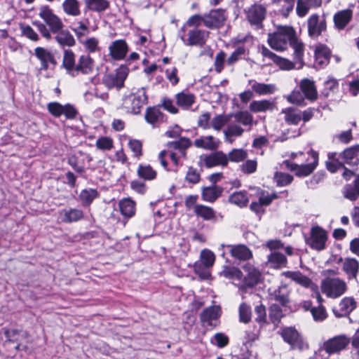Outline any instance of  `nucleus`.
Masks as SVG:
<instances>
[{
  "mask_svg": "<svg viewBox=\"0 0 359 359\" xmlns=\"http://www.w3.org/2000/svg\"><path fill=\"white\" fill-rule=\"evenodd\" d=\"M268 43L276 50H285L290 43L294 50V62L299 65L298 69L303 66L304 45L297 39L291 27H280L276 32L269 34Z\"/></svg>",
  "mask_w": 359,
  "mask_h": 359,
  "instance_id": "1",
  "label": "nucleus"
},
{
  "mask_svg": "<svg viewBox=\"0 0 359 359\" xmlns=\"http://www.w3.org/2000/svg\"><path fill=\"white\" fill-rule=\"evenodd\" d=\"M39 16L50 28L52 33L55 34V40L61 47H72L76 44L73 35L69 30L63 29L62 20L48 6H41L39 11Z\"/></svg>",
  "mask_w": 359,
  "mask_h": 359,
  "instance_id": "2",
  "label": "nucleus"
},
{
  "mask_svg": "<svg viewBox=\"0 0 359 359\" xmlns=\"http://www.w3.org/2000/svg\"><path fill=\"white\" fill-rule=\"evenodd\" d=\"M191 146V142L188 138H181L177 141L169 142L167 144L168 151H161L158 155L161 165L168 170V163L165 156L169 153L170 158L175 165H178L180 158L186 157V151Z\"/></svg>",
  "mask_w": 359,
  "mask_h": 359,
  "instance_id": "3",
  "label": "nucleus"
},
{
  "mask_svg": "<svg viewBox=\"0 0 359 359\" xmlns=\"http://www.w3.org/2000/svg\"><path fill=\"white\" fill-rule=\"evenodd\" d=\"M147 101V96L144 88L133 89L130 93L123 95L120 108L128 114H138Z\"/></svg>",
  "mask_w": 359,
  "mask_h": 359,
  "instance_id": "4",
  "label": "nucleus"
},
{
  "mask_svg": "<svg viewBox=\"0 0 359 359\" xmlns=\"http://www.w3.org/2000/svg\"><path fill=\"white\" fill-rule=\"evenodd\" d=\"M307 156L306 163L301 165L292 163H287V167L291 171H293L298 177H306L311 174L316 168L318 163V152L311 150L306 154ZM298 156H305L303 152L292 153L291 157L294 158Z\"/></svg>",
  "mask_w": 359,
  "mask_h": 359,
  "instance_id": "5",
  "label": "nucleus"
},
{
  "mask_svg": "<svg viewBox=\"0 0 359 359\" xmlns=\"http://www.w3.org/2000/svg\"><path fill=\"white\" fill-rule=\"evenodd\" d=\"M321 292L330 299H337L344 294L348 286L346 281L339 277H326L320 281Z\"/></svg>",
  "mask_w": 359,
  "mask_h": 359,
  "instance_id": "6",
  "label": "nucleus"
},
{
  "mask_svg": "<svg viewBox=\"0 0 359 359\" xmlns=\"http://www.w3.org/2000/svg\"><path fill=\"white\" fill-rule=\"evenodd\" d=\"M128 75V67L121 65L114 72L106 74L102 78V83L108 89L116 88L119 90L123 87Z\"/></svg>",
  "mask_w": 359,
  "mask_h": 359,
  "instance_id": "7",
  "label": "nucleus"
},
{
  "mask_svg": "<svg viewBox=\"0 0 359 359\" xmlns=\"http://www.w3.org/2000/svg\"><path fill=\"white\" fill-rule=\"evenodd\" d=\"M246 19L249 23L257 28L262 27V23L266 16V9L260 4H253L245 10Z\"/></svg>",
  "mask_w": 359,
  "mask_h": 359,
  "instance_id": "8",
  "label": "nucleus"
},
{
  "mask_svg": "<svg viewBox=\"0 0 359 359\" xmlns=\"http://www.w3.org/2000/svg\"><path fill=\"white\" fill-rule=\"evenodd\" d=\"M221 314L222 309L219 306L214 305L205 309L200 315L202 325L210 328L216 327Z\"/></svg>",
  "mask_w": 359,
  "mask_h": 359,
  "instance_id": "9",
  "label": "nucleus"
},
{
  "mask_svg": "<svg viewBox=\"0 0 359 359\" xmlns=\"http://www.w3.org/2000/svg\"><path fill=\"white\" fill-rule=\"evenodd\" d=\"M209 34L208 31L194 27L188 30L187 39L184 38L185 36H182L181 38L187 46H203L206 43Z\"/></svg>",
  "mask_w": 359,
  "mask_h": 359,
  "instance_id": "10",
  "label": "nucleus"
},
{
  "mask_svg": "<svg viewBox=\"0 0 359 359\" xmlns=\"http://www.w3.org/2000/svg\"><path fill=\"white\" fill-rule=\"evenodd\" d=\"M48 111L54 116L59 117L65 115L67 119H74L77 115V111L70 104L62 105L57 102H50L47 105Z\"/></svg>",
  "mask_w": 359,
  "mask_h": 359,
  "instance_id": "11",
  "label": "nucleus"
},
{
  "mask_svg": "<svg viewBox=\"0 0 359 359\" xmlns=\"http://www.w3.org/2000/svg\"><path fill=\"white\" fill-rule=\"evenodd\" d=\"M204 15V25L208 28H218L223 26L227 18L223 9L212 10Z\"/></svg>",
  "mask_w": 359,
  "mask_h": 359,
  "instance_id": "12",
  "label": "nucleus"
},
{
  "mask_svg": "<svg viewBox=\"0 0 359 359\" xmlns=\"http://www.w3.org/2000/svg\"><path fill=\"white\" fill-rule=\"evenodd\" d=\"M338 263H341V270L348 280H356L359 273V262L353 257H340Z\"/></svg>",
  "mask_w": 359,
  "mask_h": 359,
  "instance_id": "13",
  "label": "nucleus"
},
{
  "mask_svg": "<svg viewBox=\"0 0 359 359\" xmlns=\"http://www.w3.org/2000/svg\"><path fill=\"white\" fill-rule=\"evenodd\" d=\"M327 239L326 231L321 227L314 226L311 229L309 245L313 249L322 250L325 248Z\"/></svg>",
  "mask_w": 359,
  "mask_h": 359,
  "instance_id": "14",
  "label": "nucleus"
},
{
  "mask_svg": "<svg viewBox=\"0 0 359 359\" xmlns=\"http://www.w3.org/2000/svg\"><path fill=\"white\" fill-rule=\"evenodd\" d=\"M109 55L114 60H123L128 52V46L124 39H118L111 42L108 47Z\"/></svg>",
  "mask_w": 359,
  "mask_h": 359,
  "instance_id": "15",
  "label": "nucleus"
},
{
  "mask_svg": "<svg viewBox=\"0 0 359 359\" xmlns=\"http://www.w3.org/2000/svg\"><path fill=\"white\" fill-rule=\"evenodd\" d=\"M268 294L271 299L279 302L282 306H286L289 302L290 290L285 284L269 287Z\"/></svg>",
  "mask_w": 359,
  "mask_h": 359,
  "instance_id": "16",
  "label": "nucleus"
},
{
  "mask_svg": "<svg viewBox=\"0 0 359 359\" xmlns=\"http://www.w3.org/2000/svg\"><path fill=\"white\" fill-rule=\"evenodd\" d=\"M357 306V302L354 298L346 297L343 298L337 307L333 309V312L337 317H343L349 315Z\"/></svg>",
  "mask_w": 359,
  "mask_h": 359,
  "instance_id": "17",
  "label": "nucleus"
},
{
  "mask_svg": "<svg viewBox=\"0 0 359 359\" xmlns=\"http://www.w3.org/2000/svg\"><path fill=\"white\" fill-rule=\"evenodd\" d=\"M94 66V60L89 55H81L79 58L73 76H76L79 74H90L93 72Z\"/></svg>",
  "mask_w": 359,
  "mask_h": 359,
  "instance_id": "18",
  "label": "nucleus"
},
{
  "mask_svg": "<svg viewBox=\"0 0 359 359\" xmlns=\"http://www.w3.org/2000/svg\"><path fill=\"white\" fill-rule=\"evenodd\" d=\"M326 29V23L319 15L313 14L308 20V31L310 36L316 38Z\"/></svg>",
  "mask_w": 359,
  "mask_h": 359,
  "instance_id": "19",
  "label": "nucleus"
},
{
  "mask_svg": "<svg viewBox=\"0 0 359 359\" xmlns=\"http://www.w3.org/2000/svg\"><path fill=\"white\" fill-rule=\"evenodd\" d=\"M243 269L246 273L243 279L245 285L252 287L261 281L262 273L258 269L250 264H245Z\"/></svg>",
  "mask_w": 359,
  "mask_h": 359,
  "instance_id": "20",
  "label": "nucleus"
},
{
  "mask_svg": "<svg viewBox=\"0 0 359 359\" xmlns=\"http://www.w3.org/2000/svg\"><path fill=\"white\" fill-rule=\"evenodd\" d=\"M83 217V211L76 208L63 209L58 212V219L64 223L76 222L82 219Z\"/></svg>",
  "mask_w": 359,
  "mask_h": 359,
  "instance_id": "21",
  "label": "nucleus"
},
{
  "mask_svg": "<svg viewBox=\"0 0 359 359\" xmlns=\"http://www.w3.org/2000/svg\"><path fill=\"white\" fill-rule=\"evenodd\" d=\"M349 344L348 338H330L323 344V348L329 354L344 349Z\"/></svg>",
  "mask_w": 359,
  "mask_h": 359,
  "instance_id": "22",
  "label": "nucleus"
},
{
  "mask_svg": "<svg viewBox=\"0 0 359 359\" xmlns=\"http://www.w3.org/2000/svg\"><path fill=\"white\" fill-rule=\"evenodd\" d=\"M299 85L301 91L307 100L314 101L318 98V92L313 80L303 79Z\"/></svg>",
  "mask_w": 359,
  "mask_h": 359,
  "instance_id": "23",
  "label": "nucleus"
},
{
  "mask_svg": "<svg viewBox=\"0 0 359 359\" xmlns=\"http://www.w3.org/2000/svg\"><path fill=\"white\" fill-rule=\"evenodd\" d=\"M229 158L226 154L219 151H216L204 158V163L206 167L212 168L215 166H226L228 163Z\"/></svg>",
  "mask_w": 359,
  "mask_h": 359,
  "instance_id": "24",
  "label": "nucleus"
},
{
  "mask_svg": "<svg viewBox=\"0 0 359 359\" xmlns=\"http://www.w3.org/2000/svg\"><path fill=\"white\" fill-rule=\"evenodd\" d=\"M281 275L292 279L293 281L304 287H316V285L314 284L309 277L302 274L300 271H284Z\"/></svg>",
  "mask_w": 359,
  "mask_h": 359,
  "instance_id": "25",
  "label": "nucleus"
},
{
  "mask_svg": "<svg viewBox=\"0 0 359 359\" xmlns=\"http://www.w3.org/2000/svg\"><path fill=\"white\" fill-rule=\"evenodd\" d=\"M34 55L41 62V69L46 70L49 67V63H55V58L52 53L44 48L36 47L34 49Z\"/></svg>",
  "mask_w": 359,
  "mask_h": 359,
  "instance_id": "26",
  "label": "nucleus"
},
{
  "mask_svg": "<svg viewBox=\"0 0 359 359\" xmlns=\"http://www.w3.org/2000/svg\"><path fill=\"white\" fill-rule=\"evenodd\" d=\"M252 92L259 95H267L274 93L277 90L275 84L259 83L255 80H250Z\"/></svg>",
  "mask_w": 359,
  "mask_h": 359,
  "instance_id": "27",
  "label": "nucleus"
},
{
  "mask_svg": "<svg viewBox=\"0 0 359 359\" xmlns=\"http://www.w3.org/2000/svg\"><path fill=\"white\" fill-rule=\"evenodd\" d=\"M230 249L232 257L239 260H248L252 257L251 250L244 245H226Z\"/></svg>",
  "mask_w": 359,
  "mask_h": 359,
  "instance_id": "28",
  "label": "nucleus"
},
{
  "mask_svg": "<svg viewBox=\"0 0 359 359\" xmlns=\"http://www.w3.org/2000/svg\"><path fill=\"white\" fill-rule=\"evenodd\" d=\"M274 105L273 102L268 100H255L250 104L249 109L254 113L265 112L273 111Z\"/></svg>",
  "mask_w": 359,
  "mask_h": 359,
  "instance_id": "29",
  "label": "nucleus"
},
{
  "mask_svg": "<svg viewBox=\"0 0 359 359\" xmlns=\"http://www.w3.org/2000/svg\"><path fill=\"white\" fill-rule=\"evenodd\" d=\"M62 66L67 72L74 76L76 65L75 64V54L72 50H65L62 59Z\"/></svg>",
  "mask_w": 359,
  "mask_h": 359,
  "instance_id": "30",
  "label": "nucleus"
},
{
  "mask_svg": "<svg viewBox=\"0 0 359 359\" xmlns=\"http://www.w3.org/2000/svg\"><path fill=\"white\" fill-rule=\"evenodd\" d=\"M223 189L217 186L208 187L203 189L202 198L205 201L212 203L222 194Z\"/></svg>",
  "mask_w": 359,
  "mask_h": 359,
  "instance_id": "31",
  "label": "nucleus"
},
{
  "mask_svg": "<svg viewBox=\"0 0 359 359\" xmlns=\"http://www.w3.org/2000/svg\"><path fill=\"white\" fill-rule=\"evenodd\" d=\"M281 113L285 114V121L290 125H297L302 120L301 111L295 108L283 109Z\"/></svg>",
  "mask_w": 359,
  "mask_h": 359,
  "instance_id": "32",
  "label": "nucleus"
},
{
  "mask_svg": "<svg viewBox=\"0 0 359 359\" xmlns=\"http://www.w3.org/2000/svg\"><path fill=\"white\" fill-rule=\"evenodd\" d=\"M268 264L271 267L280 269L286 266L287 259L285 256L278 252H272L268 256Z\"/></svg>",
  "mask_w": 359,
  "mask_h": 359,
  "instance_id": "33",
  "label": "nucleus"
},
{
  "mask_svg": "<svg viewBox=\"0 0 359 359\" xmlns=\"http://www.w3.org/2000/svg\"><path fill=\"white\" fill-rule=\"evenodd\" d=\"M62 9L67 15L77 17L81 14L80 3L78 0H65Z\"/></svg>",
  "mask_w": 359,
  "mask_h": 359,
  "instance_id": "34",
  "label": "nucleus"
},
{
  "mask_svg": "<svg viewBox=\"0 0 359 359\" xmlns=\"http://www.w3.org/2000/svg\"><path fill=\"white\" fill-rule=\"evenodd\" d=\"M219 142L216 141L215 138L210 135L197 138L194 141V145L198 148L205 149H215L218 147Z\"/></svg>",
  "mask_w": 359,
  "mask_h": 359,
  "instance_id": "35",
  "label": "nucleus"
},
{
  "mask_svg": "<svg viewBox=\"0 0 359 359\" xmlns=\"http://www.w3.org/2000/svg\"><path fill=\"white\" fill-rule=\"evenodd\" d=\"M330 56V51L329 48L325 45H318L315 49V58L316 62L320 65L328 63Z\"/></svg>",
  "mask_w": 359,
  "mask_h": 359,
  "instance_id": "36",
  "label": "nucleus"
},
{
  "mask_svg": "<svg viewBox=\"0 0 359 359\" xmlns=\"http://www.w3.org/2000/svg\"><path fill=\"white\" fill-rule=\"evenodd\" d=\"M176 101L178 106L188 109L195 102V96L192 93L183 91L176 95Z\"/></svg>",
  "mask_w": 359,
  "mask_h": 359,
  "instance_id": "37",
  "label": "nucleus"
},
{
  "mask_svg": "<svg viewBox=\"0 0 359 359\" xmlns=\"http://www.w3.org/2000/svg\"><path fill=\"white\" fill-rule=\"evenodd\" d=\"M121 214L126 217H131L135 212V202L130 198H123L119 202Z\"/></svg>",
  "mask_w": 359,
  "mask_h": 359,
  "instance_id": "38",
  "label": "nucleus"
},
{
  "mask_svg": "<svg viewBox=\"0 0 359 359\" xmlns=\"http://www.w3.org/2000/svg\"><path fill=\"white\" fill-rule=\"evenodd\" d=\"M229 201L239 208H244L247 206L249 198L246 191H240L231 194L229 196Z\"/></svg>",
  "mask_w": 359,
  "mask_h": 359,
  "instance_id": "39",
  "label": "nucleus"
},
{
  "mask_svg": "<svg viewBox=\"0 0 359 359\" xmlns=\"http://www.w3.org/2000/svg\"><path fill=\"white\" fill-rule=\"evenodd\" d=\"M137 176L144 180L151 181L156 179L157 172L150 165H139L137 170Z\"/></svg>",
  "mask_w": 359,
  "mask_h": 359,
  "instance_id": "40",
  "label": "nucleus"
},
{
  "mask_svg": "<svg viewBox=\"0 0 359 359\" xmlns=\"http://www.w3.org/2000/svg\"><path fill=\"white\" fill-rule=\"evenodd\" d=\"M71 29L75 34L78 41L85 38L90 33L88 23L83 21L74 22Z\"/></svg>",
  "mask_w": 359,
  "mask_h": 359,
  "instance_id": "41",
  "label": "nucleus"
},
{
  "mask_svg": "<svg viewBox=\"0 0 359 359\" xmlns=\"http://www.w3.org/2000/svg\"><path fill=\"white\" fill-rule=\"evenodd\" d=\"M145 118L151 124H156L164 121V116L158 107L149 108L147 110Z\"/></svg>",
  "mask_w": 359,
  "mask_h": 359,
  "instance_id": "42",
  "label": "nucleus"
},
{
  "mask_svg": "<svg viewBox=\"0 0 359 359\" xmlns=\"http://www.w3.org/2000/svg\"><path fill=\"white\" fill-rule=\"evenodd\" d=\"M352 12L350 10H344L335 14L334 21L339 29L344 28L351 19Z\"/></svg>",
  "mask_w": 359,
  "mask_h": 359,
  "instance_id": "43",
  "label": "nucleus"
},
{
  "mask_svg": "<svg viewBox=\"0 0 359 359\" xmlns=\"http://www.w3.org/2000/svg\"><path fill=\"white\" fill-rule=\"evenodd\" d=\"M358 149L351 147L346 149L341 154L344 163L351 165H357L359 163L358 158Z\"/></svg>",
  "mask_w": 359,
  "mask_h": 359,
  "instance_id": "44",
  "label": "nucleus"
},
{
  "mask_svg": "<svg viewBox=\"0 0 359 359\" xmlns=\"http://www.w3.org/2000/svg\"><path fill=\"white\" fill-rule=\"evenodd\" d=\"M233 117L238 123L248 127V130L251 129L254 123L253 116L247 111H238L233 115Z\"/></svg>",
  "mask_w": 359,
  "mask_h": 359,
  "instance_id": "45",
  "label": "nucleus"
},
{
  "mask_svg": "<svg viewBox=\"0 0 359 359\" xmlns=\"http://www.w3.org/2000/svg\"><path fill=\"white\" fill-rule=\"evenodd\" d=\"M89 53L100 51L99 39L95 37L83 38L79 41Z\"/></svg>",
  "mask_w": 359,
  "mask_h": 359,
  "instance_id": "46",
  "label": "nucleus"
},
{
  "mask_svg": "<svg viewBox=\"0 0 359 359\" xmlns=\"http://www.w3.org/2000/svg\"><path fill=\"white\" fill-rule=\"evenodd\" d=\"M194 212L198 217H201L205 220H210L215 216V212L212 208L203 205H195Z\"/></svg>",
  "mask_w": 359,
  "mask_h": 359,
  "instance_id": "47",
  "label": "nucleus"
},
{
  "mask_svg": "<svg viewBox=\"0 0 359 359\" xmlns=\"http://www.w3.org/2000/svg\"><path fill=\"white\" fill-rule=\"evenodd\" d=\"M220 275L226 278L241 280L243 278V273L241 271L234 266H224L220 272Z\"/></svg>",
  "mask_w": 359,
  "mask_h": 359,
  "instance_id": "48",
  "label": "nucleus"
},
{
  "mask_svg": "<svg viewBox=\"0 0 359 359\" xmlns=\"http://www.w3.org/2000/svg\"><path fill=\"white\" fill-rule=\"evenodd\" d=\"M215 262V255L210 250L204 249L201 252L200 259L197 262L205 265L206 267L212 268Z\"/></svg>",
  "mask_w": 359,
  "mask_h": 359,
  "instance_id": "49",
  "label": "nucleus"
},
{
  "mask_svg": "<svg viewBox=\"0 0 359 359\" xmlns=\"http://www.w3.org/2000/svg\"><path fill=\"white\" fill-rule=\"evenodd\" d=\"M269 319L276 327L283 316L281 308L277 304H272L269 308Z\"/></svg>",
  "mask_w": 359,
  "mask_h": 359,
  "instance_id": "50",
  "label": "nucleus"
},
{
  "mask_svg": "<svg viewBox=\"0 0 359 359\" xmlns=\"http://www.w3.org/2000/svg\"><path fill=\"white\" fill-rule=\"evenodd\" d=\"M337 153L332 152L328 154V161L326 162L327 169L334 173L342 166V163L337 158Z\"/></svg>",
  "mask_w": 359,
  "mask_h": 359,
  "instance_id": "51",
  "label": "nucleus"
},
{
  "mask_svg": "<svg viewBox=\"0 0 359 359\" xmlns=\"http://www.w3.org/2000/svg\"><path fill=\"white\" fill-rule=\"evenodd\" d=\"M87 8L95 11H103L109 6L107 0H84Z\"/></svg>",
  "mask_w": 359,
  "mask_h": 359,
  "instance_id": "52",
  "label": "nucleus"
},
{
  "mask_svg": "<svg viewBox=\"0 0 359 359\" xmlns=\"http://www.w3.org/2000/svg\"><path fill=\"white\" fill-rule=\"evenodd\" d=\"M97 196V191L93 189H83L79 195L80 199L83 205H89Z\"/></svg>",
  "mask_w": 359,
  "mask_h": 359,
  "instance_id": "53",
  "label": "nucleus"
},
{
  "mask_svg": "<svg viewBox=\"0 0 359 359\" xmlns=\"http://www.w3.org/2000/svg\"><path fill=\"white\" fill-rule=\"evenodd\" d=\"M229 121V116L225 114L217 115L211 120L210 128H212L217 131H219Z\"/></svg>",
  "mask_w": 359,
  "mask_h": 359,
  "instance_id": "54",
  "label": "nucleus"
},
{
  "mask_svg": "<svg viewBox=\"0 0 359 359\" xmlns=\"http://www.w3.org/2000/svg\"><path fill=\"white\" fill-rule=\"evenodd\" d=\"M304 98L306 97H304V95L302 93V92L297 90H292L290 94L286 96V100L288 102L299 106L304 104Z\"/></svg>",
  "mask_w": 359,
  "mask_h": 359,
  "instance_id": "55",
  "label": "nucleus"
},
{
  "mask_svg": "<svg viewBox=\"0 0 359 359\" xmlns=\"http://www.w3.org/2000/svg\"><path fill=\"white\" fill-rule=\"evenodd\" d=\"M96 147L102 151H110L114 147V141L109 137H100L95 142Z\"/></svg>",
  "mask_w": 359,
  "mask_h": 359,
  "instance_id": "56",
  "label": "nucleus"
},
{
  "mask_svg": "<svg viewBox=\"0 0 359 359\" xmlns=\"http://www.w3.org/2000/svg\"><path fill=\"white\" fill-rule=\"evenodd\" d=\"M274 180L279 187L287 186L293 180V177L288 173L276 172L274 175Z\"/></svg>",
  "mask_w": 359,
  "mask_h": 359,
  "instance_id": "57",
  "label": "nucleus"
},
{
  "mask_svg": "<svg viewBox=\"0 0 359 359\" xmlns=\"http://www.w3.org/2000/svg\"><path fill=\"white\" fill-rule=\"evenodd\" d=\"M210 269L209 267L205 266V265L201 264L198 262H195L194 265V272L201 278V279H209L211 276Z\"/></svg>",
  "mask_w": 359,
  "mask_h": 359,
  "instance_id": "58",
  "label": "nucleus"
},
{
  "mask_svg": "<svg viewBox=\"0 0 359 359\" xmlns=\"http://www.w3.org/2000/svg\"><path fill=\"white\" fill-rule=\"evenodd\" d=\"M227 156L230 161L241 162L247 158L248 154L242 149H234L229 153Z\"/></svg>",
  "mask_w": 359,
  "mask_h": 359,
  "instance_id": "59",
  "label": "nucleus"
},
{
  "mask_svg": "<svg viewBox=\"0 0 359 359\" xmlns=\"http://www.w3.org/2000/svg\"><path fill=\"white\" fill-rule=\"evenodd\" d=\"M240 321L248 323L251 320V308L245 303H243L239 307Z\"/></svg>",
  "mask_w": 359,
  "mask_h": 359,
  "instance_id": "60",
  "label": "nucleus"
},
{
  "mask_svg": "<svg viewBox=\"0 0 359 359\" xmlns=\"http://www.w3.org/2000/svg\"><path fill=\"white\" fill-rule=\"evenodd\" d=\"M311 313L315 321H323L326 319L327 314L325 307L323 305H318L317 307H312Z\"/></svg>",
  "mask_w": 359,
  "mask_h": 359,
  "instance_id": "61",
  "label": "nucleus"
},
{
  "mask_svg": "<svg viewBox=\"0 0 359 359\" xmlns=\"http://www.w3.org/2000/svg\"><path fill=\"white\" fill-rule=\"evenodd\" d=\"M284 341L291 346L292 349L304 350L308 348L302 338H283Z\"/></svg>",
  "mask_w": 359,
  "mask_h": 359,
  "instance_id": "62",
  "label": "nucleus"
},
{
  "mask_svg": "<svg viewBox=\"0 0 359 359\" xmlns=\"http://www.w3.org/2000/svg\"><path fill=\"white\" fill-rule=\"evenodd\" d=\"M20 29L23 36L31 41H37L39 40L38 34L29 25H22Z\"/></svg>",
  "mask_w": 359,
  "mask_h": 359,
  "instance_id": "63",
  "label": "nucleus"
},
{
  "mask_svg": "<svg viewBox=\"0 0 359 359\" xmlns=\"http://www.w3.org/2000/svg\"><path fill=\"white\" fill-rule=\"evenodd\" d=\"M258 195L259 201L262 205H269L273 200L278 198V196L276 193L270 194L267 191L263 190L259 191Z\"/></svg>",
  "mask_w": 359,
  "mask_h": 359,
  "instance_id": "64",
  "label": "nucleus"
}]
</instances>
